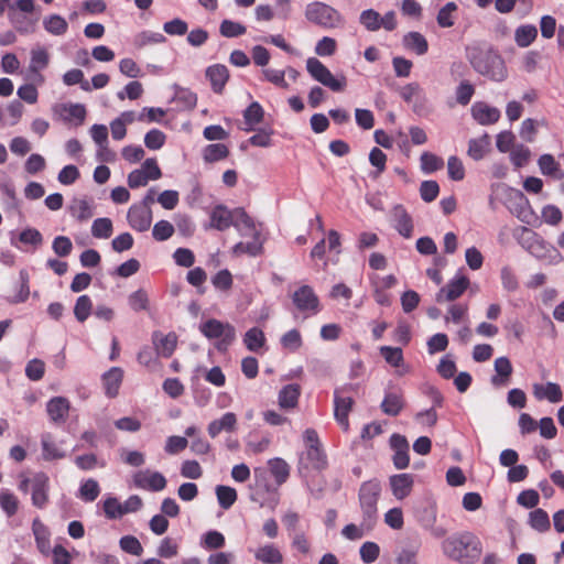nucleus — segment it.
I'll list each match as a JSON object with an SVG mask.
<instances>
[{
	"label": "nucleus",
	"mask_w": 564,
	"mask_h": 564,
	"mask_svg": "<svg viewBox=\"0 0 564 564\" xmlns=\"http://www.w3.org/2000/svg\"><path fill=\"white\" fill-rule=\"evenodd\" d=\"M442 553L458 563H475L481 555L480 540L469 531L457 532L446 538L441 544Z\"/></svg>",
	"instance_id": "1"
},
{
	"label": "nucleus",
	"mask_w": 564,
	"mask_h": 564,
	"mask_svg": "<svg viewBox=\"0 0 564 564\" xmlns=\"http://www.w3.org/2000/svg\"><path fill=\"white\" fill-rule=\"evenodd\" d=\"M467 58L477 73L491 80L502 82L508 76L505 61L491 48L478 45L467 47Z\"/></svg>",
	"instance_id": "2"
},
{
	"label": "nucleus",
	"mask_w": 564,
	"mask_h": 564,
	"mask_svg": "<svg viewBox=\"0 0 564 564\" xmlns=\"http://www.w3.org/2000/svg\"><path fill=\"white\" fill-rule=\"evenodd\" d=\"M304 14L308 22L323 29L340 28L345 22L339 11L322 1L308 3L305 8Z\"/></svg>",
	"instance_id": "3"
},
{
	"label": "nucleus",
	"mask_w": 564,
	"mask_h": 564,
	"mask_svg": "<svg viewBox=\"0 0 564 564\" xmlns=\"http://www.w3.org/2000/svg\"><path fill=\"white\" fill-rule=\"evenodd\" d=\"M200 333L208 339H217L216 349L226 351L236 339V328L216 318H209L199 325Z\"/></svg>",
	"instance_id": "4"
},
{
	"label": "nucleus",
	"mask_w": 564,
	"mask_h": 564,
	"mask_svg": "<svg viewBox=\"0 0 564 564\" xmlns=\"http://www.w3.org/2000/svg\"><path fill=\"white\" fill-rule=\"evenodd\" d=\"M380 491L381 487L377 481H367L360 487L359 501L367 530H371L377 520V502Z\"/></svg>",
	"instance_id": "5"
},
{
	"label": "nucleus",
	"mask_w": 564,
	"mask_h": 564,
	"mask_svg": "<svg viewBox=\"0 0 564 564\" xmlns=\"http://www.w3.org/2000/svg\"><path fill=\"white\" fill-rule=\"evenodd\" d=\"M34 9V0H18L9 7L8 19L19 33L30 34L34 31L35 20L26 15L32 13Z\"/></svg>",
	"instance_id": "6"
},
{
	"label": "nucleus",
	"mask_w": 564,
	"mask_h": 564,
	"mask_svg": "<svg viewBox=\"0 0 564 564\" xmlns=\"http://www.w3.org/2000/svg\"><path fill=\"white\" fill-rule=\"evenodd\" d=\"M306 70L316 82L333 91H343L347 85V79L344 75L334 76L332 72L315 57L307 58Z\"/></svg>",
	"instance_id": "7"
},
{
	"label": "nucleus",
	"mask_w": 564,
	"mask_h": 564,
	"mask_svg": "<svg viewBox=\"0 0 564 564\" xmlns=\"http://www.w3.org/2000/svg\"><path fill=\"white\" fill-rule=\"evenodd\" d=\"M352 389L354 386L346 384L336 389L334 392V416L344 431H347L349 427L348 414L354 401L350 397H345L343 394Z\"/></svg>",
	"instance_id": "8"
},
{
	"label": "nucleus",
	"mask_w": 564,
	"mask_h": 564,
	"mask_svg": "<svg viewBox=\"0 0 564 564\" xmlns=\"http://www.w3.org/2000/svg\"><path fill=\"white\" fill-rule=\"evenodd\" d=\"M293 303L299 311L316 314L319 311V300L310 285H302L293 293Z\"/></svg>",
	"instance_id": "9"
},
{
	"label": "nucleus",
	"mask_w": 564,
	"mask_h": 564,
	"mask_svg": "<svg viewBox=\"0 0 564 564\" xmlns=\"http://www.w3.org/2000/svg\"><path fill=\"white\" fill-rule=\"evenodd\" d=\"M127 220L133 230L140 232L147 231L152 223V210L147 206L133 204L128 209Z\"/></svg>",
	"instance_id": "10"
},
{
	"label": "nucleus",
	"mask_w": 564,
	"mask_h": 564,
	"mask_svg": "<svg viewBox=\"0 0 564 564\" xmlns=\"http://www.w3.org/2000/svg\"><path fill=\"white\" fill-rule=\"evenodd\" d=\"M134 485L140 489L161 491L166 487L165 477L159 471L140 470L133 476Z\"/></svg>",
	"instance_id": "11"
},
{
	"label": "nucleus",
	"mask_w": 564,
	"mask_h": 564,
	"mask_svg": "<svg viewBox=\"0 0 564 564\" xmlns=\"http://www.w3.org/2000/svg\"><path fill=\"white\" fill-rule=\"evenodd\" d=\"M393 228L404 238L409 239L413 232V220L402 205H395L390 213Z\"/></svg>",
	"instance_id": "12"
},
{
	"label": "nucleus",
	"mask_w": 564,
	"mask_h": 564,
	"mask_svg": "<svg viewBox=\"0 0 564 564\" xmlns=\"http://www.w3.org/2000/svg\"><path fill=\"white\" fill-rule=\"evenodd\" d=\"M32 503L42 509L48 501L50 480L44 473H37L31 479Z\"/></svg>",
	"instance_id": "13"
},
{
	"label": "nucleus",
	"mask_w": 564,
	"mask_h": 564,
	"mask_svg": "<svg viewBox=\"0 0 564 564\" xmlns=\"http://www.w3.org/2000/svg\"><path fill=\"white\" fill-rule=\"evenodd\" d=\"M469 279L465 275L457 276L451 280L444 288H442L436 294V301H455L458 299L468 288Z\"/></svg>",
	"instance_id": "14"
},
{
	"label": "nucleus",
	"mask_w": 564,
	"mask_h": 564,
	"mask_svg": "<svg viewBox=\"0 0 564 564\" xmlns=\"http://www.w3.org/2000/svg\"><path fill=\"white\" fill-rule=\"evenodd\" d=\"M50 63V54L43 46H35L30 53L29 72L34 74V80L37 84H43L44 77L40 74L45 69Z\"/></svg>",
	"instance_id": "15"
},
{
	"label": "nucleus",
	"mask_w": 564,
	"mask_h": 564,
	"mask_svg": "<svg viewBox=\"0 0 564 564\" xmlns=\"http://www.w3.org/2000/svg\"><path fill=\"white\" fill-rule=\"evenodd\" d=\"M70 402L64 397H54L46 403V413L55 424H63L68 417Z\"/></svg>",
	"instance_id": "16"
},
{
	"label": "nucleus",
	"mask_w": 564,
	"mask_h": 564,
	"mask_svg": "<svg viewBox=\"0 0 564 564\" xmlns=\"http://www.w3.org/2000/svg\"><path fill=\"white\" fill-rule=\"evenodd\" d=\"M238 419L234 412H226L219 419L209 422L207 426L208 435L216 438L220 433H235L237 431Z\"/></svg>",
	"instance_id": "17"
},
{
	"label": "nucleus",
	"mask_w": 564,
	"mask_h": 564,
	"mask_svg": "<svg viewBox=\"0 0 564 564\" xmlns=\"http://www.w3.org/2000/svg\"><path fill=\"white\" fill-rule=\"evenodd\" d=\"M473 118L481 126L496 123L500 119V110L486 102H475L471 107Z\"/></svg>",
	"instance_id": "18"
},
{
	"label": "nucleus",
	"mask_w": 564,
	"mask_h": 564,
	"mask_svg": "<svg viewBox=\"0 0 564 564\" xmlns=\"http://www.w3.org/2000/svg\"><path fill=\"white\" fill-rule=\"evenodd\" d=\"M532 393L536 400H547L551 403H558L563 399L562 389L555 382H547L545 384L534 383L532 386Z\"/></svg>",
	"instance_id": "19"
},
{
	"label": "nucleus",
	"mask_w": 564,
	"mask_h": 564,
	"mask_svg": "<svg viewBox=\"0 0 564 564\" xmlns=\"http://www.w3.org/2000/svg\"><path fill=\"white\" fill-rule=\"evenodd\" d=\"M234 209H228L225 205L215 206L209 214V228L220 231L228 229L232 225Z\"/></svg>",
	"instance_id": "20"
},
{
	"label": "nucleus",
	"mask_w": 564,
	"mask_h": 564,
	"mask_svg": "<svg viewBox=\"0 0 564 564\" xmlns=\"http://www.w3.org/2000/svg\"><path fill=\"white\" fill-rule=\"evenodd\" d=\"M152 341L158 355L164 358H169L173 355L176 348L177 336L175 333L163 335L160 332H154L152 335Z\"/></svg>",
	"instance_id": "21"
},
{
	"label": "nucleus",
	"mask_w": 564,
	"mask_h": 564,
	"mask_svg": "<svg viewBox=\"0 0 564 564\" xmlns=\"http://www.w3.org/2000/svg\"><path fill=\"white\" fill-rule=\"evenodd\" d=\"M235 217L232 218V225L242 237L247 236H259L260 232L256 228L252 218L245 212L243 208L234 209Z\"/></svg>",
	"instance_id": "22"
},
{
	"label": "nucleus",
	"mask_w": 564,
	"mask_h": 564,
	"mask_svg": "<svg viewBox=\"0 0 564 564\" xmlns=\"http://www.w3.org/2000/svg\"><path fill=\"white\" fill-rule=\"evenodd\" d=\"M393 496L402 500L408 497L413 487V477L410 474L393 475L389 479Z\"/></svg>",
	"instance_id": "23"
},
{
	"label": "nucleus",
	"mask_w": 564,
	"mask_h": 564,
	"mask_svg": "<svg viewBox=\"0 0 564 564\" xmlns=\"http://www.w3.org/2000/svg\"><path fill=\"white\" fill-rule=\"evenodd\" d=\"M32 531L39 551L44 555H48L51 552V532L48 528L39 518H36L33 520Z\"/></svg>",
	"instance_id": "24"
},
{
	"label": "nucleus",
	"mask_w": 564,
	"mask_h": 564,
	"mask_svg": "<svg viewBox=\"0 0 564 564\" xmlns=\"http://www.w3.org/2000/svg\"><path fill=\"white\" fill-rule=\"evenodd\" d=\"M206 77L209 79L213 90L219 94L229 78V72L225 65L216 64L206 69Z\"/></svg>",
	"instance_id": "25"
},
{
	"label": "nucleus",
	"mask_w": 564,
	"mask_h": 564,
	"mask_svg": "<svg viewBox=\"0 0 564 564\" xmlns=\"http://www.w3.org/2000/svg\"><path fill=\"white\" fill-rule=\"evenodd\" d=\"M421 543L410 541L401 545L395 556V564H419Z\"/></svg>",
	"instance_id": "26"
},
{
	"label": "nucleus",
	"mask_w": 564,
	"mask_h": 564,
	"mask_svg": "<svg viewBox=\"0 0 564 564\" xmlns=\"http://www.w3.org/2000/svg\"><path fill=\"white\" fill-rule=\"evenodd\" d=\"M301 389L296 383L283 387L279 392V406L284 410L293 409L297 405Z\"/></svg>",
	"instance_id": "27"
},
{
	"label": "nucleus",
	"mask_w": 564,
	"mask_h": 564,
	"mask_svg": "<svg viewBox=\"0 0 564 564\" xmlns=\"http://www.w3.org/2000/svg\"><path fill=\"white\" fill-rule=\"evenodd\" d=\"M61 116L64 121L75 126L83 124L86 118V108L82 104L61 105Z\"/></svg>",
	"instance_id": "28"
},
{
	"label": "nucleus",
	"mask_w": 564,
	"mask_h": 564,
	"mask_svg": "<svg viewBox=\"0 0 564 564\" xmlns=\"http://www.w3.org/2000/svg\"><path fill=\"white\" fill-rule=\"evenodd\" d=\"M254 558L263 564H281L283 555L274 544L268 543L254 551Z\"/></svg>",
	"instance_id": "29"
},
{
	"label": "nucleus",
	"mask_w": 564,
	"mask_h": 564,
	"mask_svg": "<svg viewBox=\"0 0 564 564\" xmlns=\"http://www.w3.org/2000/svg\"><path fill=\"white\" fill-rule=\"evenodd\" d=\"M404 401L400 392L388 391L381 402V410L387 415L397 416L403 409Z\"/></svg>",
	"instance_id": "30"
},
{
	"label": "nucleus",
	"mask_w": 564,
	"mask_h": 564,
	"mask_svg": "<svg viewBox=\"0 0 564 564\" xmlns=\"http://www.w3.org/2000/svg\"><path fill=\"white\" fill-rule=\"evenodd\" d=\"M42 457L44 460L62 459L66 453L53 440L51 434H44L41 440Z\"/></svg>",
	"instance_id": "31"
},
{
	"label": "nucleus",
	"mask_w": 564,
	"mask_h": 564,
	"mask_svg": "<svg viewBox=\"0 0 564 564\" xmlns=\"http://www.w3.org/2000/svg\"><path fill=\"white\" fill-rule=\"evenodd\" d=\"M270 474L273 476L278 486L284 484L290 476L289 464L280 457H274L268 460Z\"/></svg>",
	"instance_id": "32"
},
{
	"label": "nucleus",
	"mask_w": 564,
	"mask_h": 564,
	"mask_svg": "<svg viewBox=\"0 0 564 564\" xmlns=\"http://www.w3.org/2000/svg\"><path fill=\"white\" fill-rule=\"evenodd\" d=\"M538 165L541 173L545 176L561 180L564 175L558 162H556L554 156L551 154H542L538 160Z\"/></svg>",
	"instance_id": "33"
},
{
	"label": "nucleus",
	"mask_w": 564,
	"mask_h": 564,
	"mask_svg": "<svg viewBox=\"0 0 564 564\" xmlns=\"http://www.w3.org/2000/svg\"><path fill=\"white\" fill-rule=\"evenodd\" d=\"M123 371L119 367H112L104 375V384L108 397H116L122 382Z\"/></svg>",
	"instance_id": "34"
},
{
	"label": "nucleus",
	"mask_w": 564,
	"mask_h": 564,
	"mask_svg": "<svg viewBox=\"0 0 564 564\" xmlns=\"http://www.w3.org/2000/svg\"><path fill=\"white\" fill-rule=\"evenodd\" d=\"M43 28L52 35L62 36L67 32L68 23L59 14H50L43 19Z\"/></svg>",
	"instance_id": "35"
},
{
	"label": "nucleus",
	"mask_w": 564,
	"mask_h": 564,
	"mask_svg": "<svg viewBox=\"0 0 564 564\" xmlns=\"http://www.w3.org/2000/svg\"><path fill=\"white\" fill-rule=\"evenodd\" d=\"M495 371L497 376L492 377L491 382L495 386H505L512 373V365L507 357H499L495 360Z\"/></svg>",
	"instance_id": "36"
},
{
	"label": "nucleus",
	"mask_w": 564,
	"mask_h": 564,
	"mask_svg": "<svg viewBox=\"0 0 564 564\" xmlns=\"http://www.w3.org/2000/svg\"><path fill=\"white\" fill-rule=\"evenodd\" d=\"M250 237L252 238V241H240L232 247L234 256L249 254L251 257H256L261 253L262 242L260 241V235Z\"/></svg>",
	"instance_id": "37"
},
{
	"label": "nucleus",
	"mask_w": 564,
	"mask_h": 564,
	"mask_svg": "<svg viewBox=\"0 0 564 564\" xmlns=\"http://www.w3.org/2000/svg\"><path fill=\"white\" fill-rule=\"evenodd\" d=\"M243 344L248 350L259 351L265 344L264 333L258 327L248 329L243 336Z\"/></svg>",
	"instance_id": "38"
},
{
	"label": "nucleus",
	"mask_w": 564,
	"mask_h": 564,
	"mask_svg": "<svg viewBox=\"0 0 564 564\" xmlns=\"http://www.w3.org/2000/svg\"><path fill=\"white\" fill-rule=\"evenodd\" d=\"M70 215L79 221H85L93 216V207L87 199L75 198L69 205Z\"/></svg>",
	"instance_id": "39"
},
{
	"label": "nucleus",
	"mask_w": 564,
	"mask_h": 564,
	"mask_svg": "<svg viewBox=\"0 0 564 564\" xmlns=\"http://www.w3.org/2000/svg\"><path fill=\"white\" fill-rule=\"evenodd\" d=\"M404 45L414 51L417 55H423L429 50L426 39L419 32H410L404 36Z\"/></svg>",
	"instance_id": "40"
},
{
	"label": "nucleus",
	"mask_w": 564,
	"mask_h": 564,
	"mask_svg": "<svg viewBox=\"0 0 564 564\" xmlns=\"http://www.w3.org/2000/svg\"><path fill=\"white\" fill-rule=\"evenodd\" d=\"M490 144L488 134H484L479 139H471L468 142V155L475 161L481 160L486 152L488 151V147Z\"/></svg>",
	"instance_id": "41"
},
{
	"label": "nucleus",
	"mask_w": 564,
	"mask_h": 564,
	"mask_svg": "<svg viewBox=\"0 0 564 564\" xmlns=\"http://www.w3.org/2000/svg\"><path fill=\"white\" fill-rule=\"evenodd\" d=\"M538 35V30L532 24L521 25L516 30L514 41L518 46L527 47L529 46Z\"/></svg>",
	"instance_id": "42"
},
{
	"label": "nucleus",
	"mask_w": 564,
	"mask_h": 564,
	"mask_svg": "<svg viewBox=\"0 0 564 564\" xmlns=\"http://www.w3.org/2000/svg\"><path fill=\"white\" fill-rule=\"evenodd\" d=\"M444 165L442 158L431 152H423L420 156V166L424 174H431L441 170Z\"/></svg>",
	"instance_id": "43"
},
{
	"label": "nucleus",
	"mask_w": 564,
	"mask_h": 564,
	"mask_svg": "<svg viewBox=\"0 0 564 564\" xmlns=\"http://www.w3.org/2000/svg\"><path fill=\"white\" fill-rule=\"evenodd\" d=\"M166 37L161 32L142 31L134 37V45L139 48L148 45L165 43Z\"/></svg>",
	"instance_id": "44"
},
{
	"label": "nucleus",
	"mask_w": 564,
	"mask_h": 564,
	"mask_svg": "<svg viewBox=\"0 0 564 564\" xmlns=\"http://www.w3.org/2000/svg\"><path fill=\"white\" fill-rule=\"evenodd\" d=\"M229 150L223 143L208 144L203 151L205 162H217L228 156Z\"/></svg>",
	"instance_id": "45"
},
{
	"label": "nucleus",
	"mask_w": 564,
	"mask_h": 564,
	"mask_svg": "<svg viewBox=\"0 0 564 564\" xmlns=\"http://www.w3.org/2000/svg\"><path fill=\"white\" fill-rule=\"evenodd\" d=\"M99 494L100 487L98 481L93 478H89L80 485L78 497L86 502H93L97 499Z\"/></svg>",
	"instance_id": "46"
},
{
	"label": "nucleus",
	"mask_w": 564,
	"mask_h": 564,
	"mask_svg": "<svg viewBox=\"0 0 564 564\" xmlns=\"http://www.w3.org/2000/svg\"><path fill=\"white\" fill-rule=\"evenodd\" d=\"M529 524L539 532H545L551 527L549 514L543 509H535L529 514Z\"/></svg>",
	"instance_id": "47"
},
{
	"label": "nucleus",
	"mask_w": 564,
	"mask_h": 564,
	"mask_svg": "<svg viewBox=\"0 0 564 564\" xmlns=\"http://www.w3.org/2000/svg\"><path fill=\"white\" fill-rule=\"evenodd\" d=\"M112 221L107 217L97 218L91 225V235L98 239H108L112 235Z\"/></svg>",
	"instance_id": "48"
},
{
	"label": "nucleus",
	"mask_w": 564,
	"mask_h": 564,
	"mask_svg": "<svg viewBox=\"0 0 564 564\" xmlns=\"http://www.w3.org/2000/svg\"><path fill=\"white\" fill-rule=\"evenodd\" d=\"M216 496L223 509H229L237 500L236 489L229 486L218 485L216 487Z\"/></svg>",
	"instance_id": "49"
},
{
	"label": "nucleus",
	"mask_w": 564,
	"mask_h": 564,
	"mask_svg": "<svg viewBox=\"0 0 564 564\" xmlns=\"http://www.w3.org/2000/svg\"><path fill=\"white\" fill-rule=\"evenodd\" d=\"M226 539L224 534L216 530L207 531L200 540L202 547L206 550H218L225 546Z\"/></svg>",
	"instance_id": "50"
},
{
	"label": "nucleus",
	"mask_w": 564,
	"mask_h": 564,
	"mask_svg": "<svg viewBox=\"0 0 564 564\" xmlns=\"http://www.w3.org/2000/svg\"><path fill=\"white\" fill-rule=\"evenodd\" d=\"M263 108L257 101L250 104V106L243 112L245 123L248 126L247 131L251 130L253 126L260 123L263 119Z\"/></svg>",
	"instance_id": "51"
},
{
	"label": "nucleus",
	"mask_w": 564,
	"mask_h": 564,
	"mask_svg": "<svg viewBox=\"0 0 564 564\" xmlns=\"http://www.w3.org/2000/svg\"><path fill=\"white\" fill-rule=\"evenodd\" d=\"M457 11V4L455 2H447L443 8L440 9L436 20L441 28H451L455 23L454 13Z\"/></svg>",
	"instance_id": "52"
},
{
	"label": "nucleus",
	"mask_w": 564,
	"mask_h": 564,
	"mask_svg": "<svg viewBox=\"0 0 564 564\" xmlns=\"http://www.w3.org/2000/svg\"><path fill=\"white\" fill-rule=\"evenodd\" d=\"M93 308L91 300L88 295H80L74 307V315L80 323L85 322L90 315Z\"/></svg>",
	"instance_id": "53"
},
{
	"label": "nucleus",
	"mask_w": 564,
	"mask_h": 564,
	"mask_svg": "<svg viewBox=\"0 0 564 564\" xmlns=\"http://www.w3.org/2000/svg\"><path fill=\"white\" fill-rule=\"evenodd\" d=\"M63 82L67 86L79 84L84 91H90V83L84 79V73L80 69L74 68L63 75Z\"/></svg>",
	"instance_id": "54"
},
{
	"label": "nucleus",
	"mask_w": 564,
	"mask_h": 564,
	"mask_svg": "<svg viewBox=\"0 0 564 564\" xmlns=\"http://www.w3.org/2000/svg\"><path fill=\"white\" fill-rule=\"evenodd\" d=\"M531 151L523 144H516L510 151V160L516 167L524 166L530 160Z\"/></svg>",
	"instance_id": "55"
},
{
	"label": "nucleus",
	"mask_w": 564,
	"mask_h": 564,
	"mask_svg": "<svg viewBox=\"0 0 564 564\" xmlns=\"http://www.w3.org/2000/svg\"><path fill=\"white\" fill-rule=\"evenodd\" d=\"M246 26L231 20H223L219 32L225 37H237L246 33Z\"/></svg>",
	"instance_id": "56"
},
{
	"label": "nucleus",
	"mask_w": 564,
	"mask_h": 564,
	"mask_svg": "<svg viewBox=\"0 0 564 564\" xmlns=\"http://www.w3.org/2000/svg\"><path fill=\"white\" fill-rule=\"evenodd\" d=\"M305 457L313 468L322 469L326 465V456L322 449V445L306 448Z\"/></svg>",
	"instance_id": "57"
},
{
	"label": "nucleus",
	"mask_w": 564,
	"mask_h": 564,
	"mask_svg": "<svg viewBox=\"0 0 564 564\" xmlns=\"http://www.w3.org/2000/svg\"><path fill=\"white\" fill-rule=\"evenodd\" d=\"M263 78L275 85L276 87L288 89L289 84L285 80V72L284 69H274V68H263L262 69Z\"/></svg>",
	"instance_id": "58"
},
{
	"label": "nucleus",
	"mask_w": 564,
	"mask_h": 564,
	"mask_svg": "<svg viewBox=\"0 0 564 564\" xmlns=\"http://www.w3.org/2000/svg\"><path fill=\"white\" fill-rule=\"evenodd\" d=\"M174 231V226L170 221L160 220L153 226L152 236L156 241H165L173 236Z\"/></svg>",
	"instance_id": "59"
},
{
	"label": "nucleus",
	"mask_w": 564,
	"mask_h": 564,
	"mask_svg": "<svg viewBox=\"0 0 564 564\" xmlns=\"http://www.w3.org/2000/svg\"><path fill=\"white\" fill-rule=\"evenodd\" d=\"M380 354L392 367H400L403 364L402 349L399 347L382 346Z\"/></svg>",
	"instance_id": "60"
},
{
	"label": "nucleus",
	"mask_w": 564,
	"mask_h": 564,
	"mask_svg": "<svg viewBox=\"0 0 564 564\" xmlns=\"http://www.w3.org/2000/svg\"><path fill=\"white\" fill-rule=\"evenodd\" d=\"M359 21L368 31H378L381 28L380 14L372 9L362 11Z\"/></svg>",
	"instance_id": "61"
},
{
	"label": "nucleus",
	"mask_w": 564,
	"mask_h": 564,
	"mask_svg": "<svg viewBox=\"0 0 564 564\" xmlns=\"http://www.w3.org/2000/svg\"><path fill=\"white\" fill-rule=\"evenodd\" d=\"M302 344V336L297 329H291L281 337L282 347L291 351L300 349Z\"/></svg>",
	"instance_id": "62"
},
{
	"label": "nucleus",
	"mask_w": 564,
	"mask_h": 564,
	"mask_svg": "<svg viewBox=\"0 0 564 564\" xmlns=\"http://www.w3.org/2000/svg\"><path fill=\"white\" fill-rule=\"evenodd\" d=\"M120 547L126 553L140 556L143 552V547L140 541L133 535H124L119 541Z\"/></svg>",
	"instance_id": "63"
},
{
	"label": "nucleus",
	"mask_w": 564,
	"mask_h": 564,
	"mask_svg": "<svg viewBox=\"0 0 564 564\" xmlns=\"http://www.w3.org/2000/svg\"><path fill=\"white\" fill-rule=\"evenodd\" d=\"M165 134L159 129H152L144 135V144L150 150H159L165 143Z\"/></svg>",
	"instance_id": "64"
}]
</instances>
